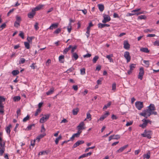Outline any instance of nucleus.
<instances>
[{
  "label": "nucleus",
  "instance_id": "69168bd1",
  "mask_svg": "<svg viewBox=\"0 0 159 159\" xmlns=\"http://www.w3.org/2000/svg\"><path fill=\"white\" fill-rule=\"evenodd\" d=\"M155 36V34H149L147 35V37H153Z\"/></svg>",
  "mask_w": 159,
  "mask_h": 159
},
{
  "label": "nucleus",
  "instance_id": "a18cd8bd",
  "mask_svg": "<svg viewBox=\"0 0 159 159\" xmlns=\"http://www.w3.org/2000/svg\"><path fill=\"white\" fill-rule=\"evenodd\" d=\"M0 156H2V155L3 153H4L5 151V148H3L0 149Z\"/></svg>",
  "mask_w": 159,
  "mask_h": 159
},
{
  "label": "nucleus",
  "instance_id": "13d9d810",
  "mask_svg": "<svg viewBox=\"0 0 159 159\" xmlns=\"http://www.w3.org/2000/svg\"><path fill=\"white\" fill-rule=\"evenodd\" d=\"M143 62L147 65V67H148L149 65V62L148 61L144 60Z\"/></svg>",
  "mask_w": 159,
  "mask_h": 159
},
{
  "label": "nucleus",
  "instance_id": "412c9836",
  "mask_svg": "<svg viewBox=\"0 0 159 159\" xmlns=\"http://www.w3.org/2000/svg\"><path fill=\"white\" fill-rule=\"evenodd\" d=\"M58 27V24L55 23V24H52V25L49 27L48 29L50 30H52L53 29H56Z\"/></svg>",
  "mask_w": 159,
  "mask_h": 159
},
{
  "label": "nucleus",
  "instance_id": "a878e982",
  "mask_svg": "<svg viewBox=\"0 0 159 159\" xmlns=\"http://www.w3.org/2000/svg\"><path fill=\"white\" fill-rule=\"evenodd\" d=\"M79 109L78 108L73 109L72 111L73 114L74 115H77L78 112L79 111Z\"/></svg>",
  "mask_w": 159,
  "mask_h": 159
},
{
  "label": "nucleus",
  "instance_id": "c03bdc74",
  "mask_svg": "<svg viewBox=\"0 0 159 159\" xmlns=\"http://www.w3.org/2000/svg\"><path fill=\"white\" fill-rule=\"evenodd\" d=\"M111 105V103L110 102H109L107 104L104 105L103 107V109H106L109 107Z\"/></svg>",
  "mask_w": 159,
  "mask_h": 159
},
{
  "label": "nucleus",
  "instance_id": "39448f33",
  "mask_svg": "<svg viewBox=\"0 0 159 159\" xmlns=\"http://www.w3.org/2000/svg\"><path fill=\"white\" fill-rule=\"evenodd\" d=\"M135 106L136 108L138 110H140L143 107V102L137 101L135 102Z\"/></svg>",
  "mask_w": 159,
  "mask_h": 159
},
{
  "label": "nucleus",
  "instance_id": "bf43d9fd",
  "mask_svg": "<svg viewBox=\"0 0 159 159\" xmlns=\"http://www.w3.org/2000/svg\"><path fill=\"white\" fill-rule=\"evenodd\" d=\"M93 26V25L92 22H90L89 23V26L87 27V29H90V27Z\"/></svg>",
  "mask_w": 159,
  "mask_h": 159
},
{
  "label": "nucleus",
  "instance_id": "37998d69",
  "mask_svg": "<svg viewBox=\"0 0 159 159\" xmlns=\"http://www.w3.org/2000/svg\"><path fill=\"white\" fill-rule=\"evenodd\" d=\"M90 29H87V31L85 34V35L86 36L87 38H88L90 35Z\"/></svg>",
  "mask_w": 159,
  "mask_h": 159
},
{
  "label": "nucleus",
  "instance_id": "473e14b6",
  "mask_svg": "<svg viewBox=\"0 0 159 159\" xmlns=\"http://www.w3.org/2000/svg\"><path fill=\"white\" fill-rule=\"evenodd\" d=\"M99 57L98 56H95L93 59V62L95 63L97 61Z\"/></svg>",
  "mask_w": 159,
  "mask_h": 159
},
{
  "label": "nucleus",
  "instance_id": "5701e85b",
  "mask_svg": "<svg viewBox=\"0 0 159 159\" xmlns=\"http://www.w3.org/2000/svg\"><path fill=\"white\" fill-rule=\"evenodd\" d=\"M140 51L145 53H148L149 50L147 48H142L140 49Z\"/></svg>",
  "mask_w": 159,
  "mask_h": 159
},
{
  "label": "nucleus",
  "instance_id": "cd10ccee",
  "mask_svg": "<svg viewBox=\"0 0 159 159\" xmlns=\"http://www.w3.org/2000/svg\"><path fill=\"white\" fill-rule=\"evenodd\" d=\"M64 56L63 55L60 56L59 57V61L61 63H63L64 62Z\"/></svg>",
  "mask_w": 159,
  "mask_h": 159
},
{
  "label": "nucleus",
  "instance_id": "603ef678",
  "mask_svg": "<svg viewBox=\"0 0 159 159\" xmlns=\"http://www.w3.org/2000/svg\"><path fill=\"white\" fill-rule=\"evenodd\" d=\"M19 36L21 37L22 39H24V33L22 31H20Z\"/></svg>",
  "mask_w": 159,
  "mask_h": 159
},
{
  "label": "nucleus",
  "instance_id": "680f3d73",
  "mask_svg": "<svg viewBox=\"0 0 159 159\" xmlns=\"http://www.w3.org/2000/svg\"><path fill=\"white\" fill-rule=\"evenodd\" d=\"M91 56V54L89 53H87L86 55H84L83 57H89Z\"/></svg>",
  "mask_w": 159,
  "mask_h": 159
},
{
  "label": "nucleus",
  "instance_id": "0e129e2a",
  "mask_svg": "<svg viewBox=\"0 0 159 159\" xmlns=\"http://www.w3.org/2000/svg\"><path fill=\"white\" fill-rule=\"evenodd\" d=\"M14 10V9H11L7 13V16H9L10 15V14H11V13L13 12Z\"/></svg>",
  "mask_w": 159,
  "mask_h": 159
},
{
  "label": "nucleus",
  "instance_id": "7ed1b4c3",
  "mask_svg": "<svg viewBox=\"0 0 159 159\" xmlns=\"http://www.w3.org/2000/svg\"><path fill=\"white\" fill-rule=\"evenodd\" d=\"M151 131L150 130L147 131L145 129L143 134H141V135L144 137H146L148 139H150L151 137Z\"/></svg>",
  "mask_w": 159,
  "mask_h": 159
},
{
  "label": "nucleus",
  "instance_id": "a19ab883",
  "mask_svg": "<svg viewBox=\"0 0 159 159\" xmlns=\"http://www.w3.org/2000/svg\"><path fill=\"white\" fill-rule=\"evenodd\" d=\"M16 20L15 21L17 22H18L20 23L21 21V17L18 16H16Z\"/></svg>",
  "mask_w": 159,
  "mask_h": 159
},
{
  "label": "nucleus",
  "instance_id": "6e6552de",
  "mask_svg": "<svg viewBox=\"0 0 159 159\" xmlns=\"http://www.w3.org/2000/svg\"><path fill=\"white\" fill-rule=\"evenodd\" d=\"M144 71L143 68V67H141L140 68L139 72V75L138 76V79H139L141 80H142L143 78V76L144 75Z\"/></svg>",
  "mask_w": 159,
  "mask_h": 159
},
{
  "label": "nucleus",
  "instance_id": "4d7b16f0",
  "mask_svg": "<svg viewBox=\"0 0 159 159\" xmlns=\"http://www.w3.org/2000/svg\"><path fill=\"white\" fill-rule=\"evenodd\" d=\"M20 25V23L15 21L14 24V26L15 27H18Z\"/></svg>",
  "mask_w": 159,
  "mask_h": 159
},
{
  "label": "nucleus",
  "instance_id": "de8ad7c7",
  "mask_svg": "<svg viewBox=\"0 0 159 159\" xmlns=\"http://www.w3.org/2000/svg\"><path fill=\"white\" fill-rule=\"evenodd\" d=\"M86 119H89L90 120H91V115L89 112L87 113Z\"/></svg>",
  "mask_w": 159,
  "mask_h": 159
},
{
  "label": "nucleus",
  "instance_id": "f257e3e1",
  "mask_svg": "<svg viewBox=\"0 0 159 159\" xmlns=\"http://www.w3.org/2000/svg\"><path fill=\"white\" fill-rule=\"evenodd\" d=\"M156 108L154 104H151L149 106L147 107V108L143 110L142 112L139 114L140 115L147 118L148 117L150 116L151 115H157L156 111H153L155 110Z\"/></svg>",
  "mask_w": 159,
  "mask_h": 159
},
{
  "label": "nucleus",
  "instance_id": "6e6d98bb",
  "mask_svg": "<svg viewBox=\"0 0 159 159\" xmlns=\"http://www.w3.org/2000/svg\"><path fill=\"white\" fill-rule=\"evenodd\" d=\"M71 48H72V49L71 50V52L72 53H74V52L75 51L76 49L77 46H75L73 47H72Z\"/></svg>",
  "mask_w": 159,
  "mask_h": 159
},
{
  "label": "nucleus",
  "instance_id": "f8f14e48",
  "mask_svg": "<svg viewBox=\"0 0 159 159\" xmlns=\"http://www.w3.org/2000/svg\"><path fill=\"white\" fill-rule=\"evenodd\" d=\"M12 125L11 124H9L5 128V129L6 131V132L9 136H10V133L11 132V128Z\"/></svg>",
  "mask_w": 159,
  "mask_h": 159
},
{
  "label": "nucleus",
  "instance_id": "3c124183",
  "mask_svg": "<svg viewBox=\"0 0 159 159\" xmlns=\"http://www.w3.org/2000/svg\"><path fill=\"white\" fill-rule=\"evenodd\" d=\"M30 116L29 115H27V116L25 117L23 120V121L24 122H26L27 120H28Z\"/></svg>",
  "mask_w": 159,
  "mask_h": 159
},
{
  "label": "nucleus",
  "instance_id": "338daca9",
  "mask_svg": "<svg viewBox=\"0 0 159 159\" xmlns=\"http://www.w3.org/2000/svg\"><path fill=\"white\" fill-rule=\"evenodd\" d=\"M72 88L74 90L76 91L78 90V87L77 85H74L73 86Z\"/></svg>",
  "mask_w": 159,
  "mask_h": 159
},
{
  "label": "nucleus",
  "instance_id": "72a5a7b5",
  "mask_svg": "<svg viewBox=\"0 0 159 159\" xmlns=\"http://www.w3.org/2000/svg\"><path fill=\"white\" fill-rule=\"evenodd\" d=\"M35 125V124H33L31 125H30L29 126H28L27 127L26 129H27L28 130H30L31 129L32 127H34Z\"/></svg>",
  "mask_w": 159,
  "mask_h": 159
},
{
  "label": "nucleus",
  "instance_id": "c756f323",
  "mask_svg": "<svg viewBox=\"0 0 159 159\" xmlns=\"http://www.w3.org/2000/svg\"><path fill=\"white\" fill-rule=\"evenodd\" d=\"M72 54V57H74L75 60H76L78 59L79 57V56L76 52L73 53Z\"/></svg>",
  "mask_w": 159,
  "mask_h": 159
},
{
  "label": "nucleus",
  "instance_id": "4c0bfd02",
  "mask_svg": "<svg viewBox=\"0 0 159 159\" xmlns=\"http://www.w3.org/2000/svg\"><path fill=\"white\" fill-rule=\"evenodd\" d=\"M144 158H146L147 159H148L150 157V152L146 154H145L143 155Z\"/></svg>",
  "mask_w": 159,
  "mask_h": 159
},
{
  "label": "nucleus",
  "instance_id": "4be33fe9",
  "mask_svg": "<svg viewBox=\"0 0 159 159\" xmlns=\"http://www.w3.org/2000/svg\"><path fill=\"white\" fill-rule=\"evenodd\" d=\"M5 143L3 142V143L2 142V139L1 137L0 136V149L2 148H5Z\"/></svg>",
  "mask_w": 159,
  "mask_h": 159
},
{
  "label": "nucleus",
  "instance_id": "1a4fd4ad",
  "mask_svg": "<svg viewBox=\"0 0 159 159\" xmlns=\"http://www.w3.org/2000/svg\"><path fill=\"white\" fill-rule=\"evenodd\" d=\"M103 19L102 20V22L103 23H105L111 20V19L110 16L107 15H105L103 16Z\"/></svg>",
  "mask_w": 159,
  "mask_h": 159
},
{
  "label": "nucleus",
  "instance_id": "6ab92c4d",
  "mask_svg": "<svg viewBox=\"0 0 159 159\" xmlns=\"http://www.w3.org/2000/svg\"><path fill=\"white\" fill-rule=\"evenodd\" d=\"M35 11H34V10L33 9L32 10V12L28 14V16L30 18H33L34 17V16L35 15Z\"/></svg>",
  "mask_w": 159,
  "mask_h": 159
},
{
  "label": "nucleus",
  "instance_id": "ddd939ff",
  "mask_svg": "<svg viewBox=\"0 0 159 159\" xmlns=\"http://www.w3.org/2000/svg\"><path fill=\"white\" fill-rule=\"evenodd\" d=\"M124 48L127 50H128L130 48V45L127 41H125L123 43Z\"/></svg>",
  "mask_w": 159,
  "mask_h": 159
},
{
  "label": "nucleus",
  "instance_id": "393cba45",
  "mask_svg": "<svg viewBox=\"0 0 159 159\" xmlns=\"http://www.w3.org/2000/svg\"><path fill=\"white\" fill-rule=\"evenodd\" d=\"M72 46L71 45H70L69 46V47L66 48L63 51V53L64 54H66L67 53V52L71 48Z\"/></svg>",
  "mask_w": 159,
  "mask_h": 159
},
{
  "label": "nucleus",
  "instance_id": "f03ea898",
  "mask_svg": "<svg viewBox=\"0 0 159 159\" xmlns=\"http://www.w3.org/2000/svg\"><path fill=\"white\" fill-rule=\"evenodd\" d=\"M140 9L139 8L136 10H133L131 11L133 13H128L127 14L126 16H130L134 15L138 16L139 15L143 13V12H138V11H139Z\"/></svg>",
  "mask_w": 159,
  "mask_h": 159
},
{
  "label": "nucleus",
  "instance_id": "e433bc0d",
  "mask_svg": "<svg viewBox=\"0 0 159 159\" xmlns=\"http://www.w3.org/2000/svg\"><path fill=\"white\" fill-rule=\"evenodd\" d=\"M74 70V68L72 67L70 68L69 69H68L66 72H65L68 73L70 72H72L73 70Z\"/></svg>",
  "mask_w": 159,
  "mask_h": 159
},
{
  "label": "nucleus",
  "instance_id": "9d476101",
  "mask_svg": "<svg viewBox=\"0 0 159 159\" xmlns=\"http://www.w3.org/2000/svg\"><path fill=\"white\" fill-rule=\"evenodd\" d=\"M136 64H132L129 66V70L127 72L129 75H130L132 72L133 70L136 67Z\"/></svg>",
  "mask_w": 159,
  "mask_h": 159
},
{
  "label": "nucleus",
  "instance_id": "ea45409f",
  "mask_svg": "<svg viewBox=\"0 0 159 159\" xmlns=\"http://www.w3.org/2000/svg\"><path fill=\"white\" fill-rule=\"evenodd\" d=\"M41 110L40 108H38L34 114L35 116H37L38 115V114L39 113L41 112Z\"/></svg>",
  "mask_w": 159,
  "mask_h": 159
},
{
  "label": "nucleus",
  "instance_id": "0eeeda50",
  "mask_svg": "<svg viewBox=\"0 0 159 159\" xmlns=\"http://www.w3.org/2000/svg\"><path fill=\"white\" fill-rule=\"evenodd\" d=\"M124 57L126 60L127 63H128L131 60V57L129 52L128 51L125 52L124 53Z\"/></svg>",
  "mask_w": 159,
  "mask_h": 159
},
{
  "label": "nucleus",
  "instance_id": "aec40b11",
  "mask_svg": "<svg viewBox=\"0 0 159 159\" xmlns=\"http://www.w3.org/2000/svg\"><path fill=\"white\" fill-rule=\"evenodd\" d=\"M113 57V55L112 54H110L108 55H107L106 56V57L108 59L109 61L111 62H113V59L111 58V57Z\"/></svg>",
  "mask_w": 159,
  "mask_h": 159
},
{
  "label": "nucleus",
  "instance_id": "09e8293b",
  "mask_svg": "<svg viewBox=\"0 0 159 159\" xmlns=\"http://www.w3.org/2000/svg\"><path fill=\"white\" fill-rule=\"evenodd\" d=\"M47 154L48 153L46 151H42L39 152V155H40Z\"/></svg>",
  "mask_w": 159,
  "mask_h": 159
},
{
  "label": "nucleus",
  "instance_id": "864d4df0",
  "mask_svg": "<svg viewBox=\"0 0 159 159\" xmlns=\"http://www.w3.org/2000/svg\"><path fill=\"white\" fill-rule=\"evenodd\" d=\"M61 31V29L60 28H58L54 32V33L58 34Z\"/></svg>",
  "mask_w": 159,
  "mask_h": 159
},
{
  "label": "nucleus",
  "instance_id": "49530a36",
  "mask_svg": "<svg viewBox=\"0 0 159 159\" xmlns=\"http://www.w3.org/2000/svg\"><path fill=\"white\" fill-rule=\"evenodd\" d=\"M25 61V60L24 58H21L19 61V63L20 64L24 63Z\"/></svg>",
  "mask_w": 159,
  "mask_h": 159
},
{
  "label": "nucleus",
  "instance_id": "423d86ee",
  "mask_svg": "<svg viewBox=\"0 0 159 159\" xmlns=\"http://www.w3.org/2000/svg\"><path fill=\"white\" fill-rule=\"evenodd\" d=\"M142 121L143 122V123L142 124L140 125L139 126L143 128H145L147 125L148 123L151 122L149 120H146L145 119H143Z\"/></svg>",
  "mask_w": 159,
  "mask_h": 159
},
{
  "label": "nucleus",
  "instance_id": "b1692460",
  "mask_svg": "<svg viewBox=\"0 0 159 159\" xmlns=\"http://www.w3.org/2000/svg\"><path fill=\"white\" fill-rule=\"evenodd\" d=\"M43 5L39 4L35 7L34 9H33L34 11H37L39 10H40L43 7Z\"/></svg>",
  "mask_w": 159,
  "mask_h": 159
},
{
  "label": "nucleus",
  "instance_id": "7c9ffc66",
  "mask_svg": "<svg viewBox=\"0 0 159 159\" xmlns=\"http://www.w3.org/2000/svg\"><path fill=\"white\" fill-rule=\"evenodd\" d=\"M19 71L18 70H13L11 72V73L14 76L18 74H19Z\"/></svg>",
  "mask_w": 159,
  "mask_h": 159
},
{
  "label": "nucleus",
  "instance_id": "8fccbe9b",
  "mask_svg": "<svg viewBox=\"0 0 159 159\" xmlns=\"http://www.w3.org/2000/svg\"><path fill=\"white\" fill-rule=\"evenodd\" d=\"M116 84L115 83H113L112 85V90L115 91L116 89Z\"/></svg>",
  "mask_w": 159,
  "mask_h": 159
},
{
  "label": "nucleus",
  "instance_id": "c9c22d12",
  "mask_svg": "<svg viewBox=\"0 0 159 159\" xmlns=\"http://www.w3.org/2000/svg\"><path fill=\"white\" fill-rule=\"evenodd\" d=\"M24 45L25 46V47L27 49H29L30 48V45L29 42H24Z\"/></svg>",
  "mask_w": 159,
  "mask_h": 159
},
{
  "label": "nucleus",
  "instance_id": "4468645a",
  "mask_svg": "<svg viewBox=\"0 0 159 159\" xmlns=\"http://www.w3.org/2000/svg\"><path fill=\"white\" fill-rule=\"evenodd\" d=\"M84 143V141L83 140H78L74 144L73 147L74 148H76L80 145L83 144Z\"/></svg>",
  "mask_w": 159,
  "mask_h": 159
},
{
  "label": "nucleus",
  "instance_id": "9b49d317",
  "mask_svg": "<svg viewBox=\"0 0 159 159\" xmlns=\"http://www.w3.org/2000/svg\"><path fill=\"white\" fill-rule=\"evenodd\" d=\"M109 115V113L108 112H106L104 114L102 115L101 117L98 120V121H102L103 120L106 118Z\"/></svg>",
  "mask_w": 159,
  "mask_h": 159
},
{
  "label": "nucleus",
  "instance_id": "774afa93",
  "mask_svg": "<svg viewBox=\"0 0 159 159\" xmlns=\"http://www.w3.org/2000/svg\"><path fill=\"white\" fill-rule=\"evenodd\" d=\"M32 37H28L27 38V41L29 43H30L32 42Z\"/></svg>",
  "mask_w": 159,
  "mask_h": 159
},
{
  "label": "nucleus",
  "instance_id": "f3484780",
  "mask_svg": "<svg viewBox=\"0 0 159 159\" xmlns=\"http://www.w3.org/2000/svg\"><path fill=\"white\" fill-rule=\"evenodd\" d=\"M46 135V134L45 133H43V134H41L40 135L38 136L36 139V140L37 141L38 143L39 142L40 139L43 137L44 136Z\"/></svg>",
  "mask_w": 159,
  "mask_h": 159
},
{
  "label": "nucleus",
  "instance_id": "052dcab7",
  "mask_svg": "<svg viewBox=\"0 0 159 159\" xmlns=\"http://www.w3.org/2000/svg\"><path fill=\"white\" fill-rule=\"evenodd\" d=\"M153 44L155 46H159V41H156L155 42H154Z\"/></svg>",
  "mask_w": 159,
  "mask_h": 159
},
{
  "label": "nucleus",
  "instance_id": "2eb2a0df",
  "mask_svg": "<svg viewBox=\"0 0 159 159\" xmlns=\"http://www.w3.org/2000/svg\"><path fill=\"white\" fill-rule=\"evenodd\" d=\"M84 122H81L77 127L78 130H81L82 129H84Z\"/></svg>",
  "mask_w": 159,
  "mask_h": 159
},
{
  "label": "nucleus",
  "instance_id": "58836bf2",
  "mask_svg": "<svg viewBox=\"0 0 159 159\" xmlns=\"http://www.w3.org/2000/svg\"><path fill=\"white\" fill-rule=\"evenodd\" d=\"M80 74L81 75H84L85 74V69L83 68L80 70Z\"/></svg>",
  "mask_w": 159,
  "mask_h": 159
},
{
  "label": "nucleus",
  "instance_id": "f704fd0d",
  "mask_svg": "<svg viewBox=\"0 0 159 159\" xmlns=\"http://www.w3.org/2000/svg\"><path fill=\"white\" fill-rule=\"evenodd\" d=\"M146 18V17L144 15L139 16L138 17V20L145 19Z\"/></svg>",
  "mask_w": 159,
  "mask_h": 159
},
{
  "label": "nucleus",
  "instance_id": "a211bd4d",
  "mask_svg": "<svg viewBox=\"0 0 159 159\" xmlns=\"http://www.w3.org/2000/svg\"><path fill=\"white\" fill-rule=\"evenodd\" d=\"M128 146V145H126L120 148L118 150L116 151V153H119L122 152L124 150H125L126 148Z\"/></svg>",
  "mask_w": 159,
  "mask_h": 159
},
{
  "label": "nucleus",
  "instance_id": "79ce46f5",
  "mask_svg": "<svg viewBox=\"0 0 159 159\" xmlns=\"http://www.w3.org/2000/svg\"><path fill=\"white\" fill-rule=\"evenodd\" d=\"M61 138V135H59L58 138H56L55 142L56 144L58 143L59 140Z\"/></svg>",
  "mask_w": 159,
  "mask_h": 159
},
{
  "label": "nucleus",
  "instance_id": "20e7f679",
  "mask_svg": "<svg viewBox=\"0 0 159 159\" xmlns=\"http://www.w3.org/2000/svg\"><path fill=\"white\" fill-rule=\"evenodd\" d=\"M50 116V115L47 114L44 115L43 117H42L40 120L39 122L40 123H43L45 122L48 119Z\"/></svg>",
  "mask_w": 159,
  "mask_h": 159
},
{
  "label": "nucleus",
  "instance_id": "dca6fc26",
  "mask_svg": "<svg viewBox=\"0 0 159 159\" xmlns=\"http://www.w3.org/2000/svg\"><path fill=\"white\" fill-rule=\"evenodd\" d=\"M98 27L100 28H102L105 27H108L110 26V25L106 24H102L101 23H99L98 25Z\"/></svg>",
  "mask_w": 159,
  "mask_h": 159
},
{
  "label": "nucleus",
  "instance_id": "5fc2aeb1",
  "mask_svg": "<svg viewBox=\"0 0 159 159\" xmlns=\"http://www.w3.org/2000/svg\"><path fill=\"white\" fill-rule=\"evenodd\" d=\"M45 131V129L43 125H42L41 132V133H44Z\"/></svg>",
  "mask_w": 159,
  "mask_h": 159
},
{
  "label": "nucleus",
  "instance_id": "e2e57ef3",
  "mask_svg": "<svg viewBox=\"0 0 159 159\" xmlns=\"http://www.w3.org/2000/svg\"><path fill=\"white\" fill-rule=\"evenodd\" d=\"M133 123V121H130L127 122V123L126 124V126H130Z\"/></svg>",
  "mask_w": 159,
  "mask_h": 159
},
{
  "label": "nucleus",
  "instance_id": "c85d7f7f",
  "mask_svg": "<svg viewBox=\"0 0 159 159\" xmlns=\"http://www.w3.org/2000/svg\"><path fill=\"white\" fill-rule=\"evenodd\" d=\"M98 9L100 11H102L104 9V7L102 4H98Z\"/></svg>",
  "mask_w": 159,
  "mask_h": 159
},
{
  "label": "nucleus",
  "instance_id": "bb28decb",
  "mask_svg": "<svg viewBox=\"0 0 159 159\" xmlns=\"http://www.w3.org/2000/svg\"><path fill=\"white\" fill-rule=\"evenodd\" d=\"M54 92V88H51L49 91L46 92V94L48 95H50L53 93Z\"/></svg>",
  "mask_w": 159,
  "mask_h": 159
},
{
  "label": "nucleus",
  "instance_id": "2f4dec72",
  "mask_svg": "<svg viewBox=\"0 0 159 159\" xmlns=\"http://www.w3.org/2000/svg\"><path fill=\"white\" fill-rule=\"evenodd\" d=\"M20 99V97L19 96H16L14 97L13 99L15 102H18L19 101Z\"/></svg>",
  "mask_w": 159,
  "mask_h": 159
}]
</instances>
